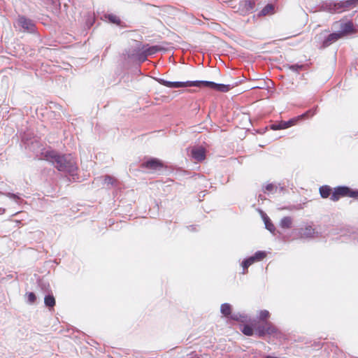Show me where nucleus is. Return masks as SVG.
Returning <instances> with one entry per match:
<instances>
[{"label": "nucleus", "mask_w": 358, "mask_h": 358, "mask_svg": "<svg viewBox=\"0 0 358 358\" xmlns=\"http://www.w3.org/2000/svg\"><path fill=\"white\" fill-rule=\"evenodd\" d=\"M241 331L245 335L250 336L254 334V331H255V330L253 325L252 324V326H250V325L243 326Z\"/></svg>", "instance_id": "17"}, {"label": "nucleus", "mask_w": 358, "mask_h": 358, "mask_svg": "<svg viewBox=\"0 0 358 358\" xmlns=\"http://www.w3.org/2000/svg\"><path fill=\"white\" fill-rule=\"evenodd\" d=\"M266 227L270 231H273L275 229L274 225L268 221H266Z\"/></svg>", "instance_id": "28"}, {"label": "nucleus", "mask_w": 358, "mask_h": 358, "mask_svg": "<svg viewBox=\"0 0 358 358\" xmlns=\"http://www.w3.org/2000/svg\"><path fill=\"white\" fill-rule=\"evenodd\" d=\"M274 7L272 4H267L261 11L262 15L273 13Z\"/></svg>", "instance_id": "18"}, {"label": "nucleus", "mask_w": 358, "mask_h": 358, "mask_svg": "<svg viewBox=\"0 0 358 358\" xmlns=\"http://www.w3.org/2000/svg\"><path fill=\"white\" fill-rule=\"evenodd\" d=\"M315 233L314 229L308 226L306 227L304 229H301V235L302 237H311Z\"/></svg>", "instance_id": "14"}, {"label": "nucleus", "mask_w": 358, "mask_h": 358, "mask_svg": "<svg viewBox=\"0 0 358 358\" xmlns=\"http://www.w3.org/2000/svg\"><path fill=\"white\" fill-rule=\"evenodd\" d=\"M44 303L46 306L53 308L55 306V299L53 295H48L45 296Z\"/></svg>", "instance_id": "15"}, {"label": "nucleus", "mask_w": 358, "mask_h": 358, "mask_svg": "<svg viewBox=\"0 0 358 358\" xmlns=\"http://www.w3.org/2000/svg\"><path fill=\"white\" fill-rule=\"evenodd\" d=\"M335 24H339L340 31L338 32L341 37L343 38L347 35L355 34L357 29L352 21L348 22H336Z\"/></svg>", "instance_id": "5"}, {"label": "nucleus", "mask_w": 358, "mask_h": 358, "mask_svg": "<svg viewBox=\"0 0 358 358\" xmlns=\"http://www.w3.org/2000/svg\"><path fill=\"white\" fill-rule=\"evenodd\" d=\"M43 155L45 160L53 164L59 171L73 174L78 169L76 159L70 154L60 155L55 150H47Z\"/></svg>", "instance_id": "1"}, {"label": "nucleus", "mask_w": 358, "mask_h": 358, "mask_svg": "<svg viewBox=\"0 0 358 358\" xmlns=\"http://www.w3.org/2000/svg\"><path fill=\"white\" fill-rule=\"evenodd\" d=\"M141 166L152 171H159L166 167L164 164L159 159L151 158L149 160L141 164Z\"/></svg>", "instance_id": "6"}, {"label": "nucleus", "mask_w": 358, "mask_h": 358, "mask_svg": "<svg viewBox=\"0 0 358 358\" xmlns=\"http://www.w3.org/2000/svg\"><path fill=\"white\" fill-rule=\"evenodd\" d=\"M342 197L358 198V191L345 186L337 187L334 189L330 199L333 201H337Z\"/></svg>", "instance_id": "4"}, {"label": "nucleus", "mask_w": 358, "mask_h": 358, "mask_svg": "<svg viewBox=\"0 0 358 358\" xmlns=\"http://www.w3.org/2000/svg\"><path fill=\"white\" fill-rule=\"evenodd\" d=\"M192 157L198 162H201L206 158V150L203 148H194L192 151Z\"/></svg>", "instance_id": "10"}, {"label": "nucleus", "mask_w": 358, "mask_h": 358, "mask_svg": "<svg viewBox=\"0 0 358 358\" xmlns=\"http://www.w3.org/2000/svg\"><path fill=\"white\" fill-rule=\"evenodd\" d=\"M354 4L351 0L341 1L334 4V10L336 13H342L350 8Z\"/></svg>", "instance_id": "8"}, {"label": "nucleus", "mask_w": 358, "mask_h": 358, "mask_svg": "<svg viewBox=\"0 0 358 358\" xmlns=\"http://www.w3.org/2000/svg\"><path fill=\"white\" fill-rule=\"evenodd\" d=\"M339 38H341V37L338 32L330 34L323 41L322 46L324 48L328 47L333 43L338 41Z\"/></svg>", "instance_id": "11"}, {"label": "nucleus", "mask_w": 358, "mask_h": 358, "mask_svg": "<svg viewBox=\"0 0 358 358\" xmlns=\"http://www.w3.org/2000/svg\"><path fill=\"white\" fill-rule=\"evenodd\" d=\"M277 187L274 185H273V184H268L265 187V192H272Z\"/></svg>", "instance_id": "26"}, {"label": "nucleus", "mask_w": 358, "mask_h": 358, "mask_svg": "<svg viewBox=\"0 0 358 358\" xmlns=\"http://www.w3.org/2000/svg\"><path fill=\"white\" fill-rule=\"evenodd\" d=\"M287 124H286L285 121H281L278 124H274L271 126V129L273 130H280L285 129L287 128Z\"/></svg>", "instance_id": "20"}, {"label": "nucleus", "mask_w": 358, "mask_h": 358, "mask_svg": "<svg viewBox=\"0 0 358 358\" xmlns=\"http://www.w3.org/2000/svg\"><path fill=\"white\" fill-rule=\"evenodd\" d=\"M28 301L30 303H34L36 300V296L34 292H29L27 294Z\"/></svg>", "instance_id": "24"}, {"label": "nucleus", "mask_w": 358, "mask_h": 358, "mask_svg": "<svg viewBox=\"0 0 358 358\" xmlns=\"http://www.w3.org/2000/svg\"><path fill=\"white\" fill-rule=\"evenodd\" d=\"M157 81L159 84L169 88L198 87L200 88H209L222 92H227L231 90L229 85L217 84L210 81L171 82L162 78L158 79Z\"/></svg>", "instance_id": "2"}, {"label": "nucleus", "mask_w": 358, "mask_h": 358, "mask_svg": "<svg viewBox=\"0 0 358 358\" xmlns=\"http://www.w3.org/2000/svg\"><path fill=\"white\" fill-rule=\"evenodd\" d=\"M299 120L300 119L296 117L289 120V121H285L286 124H287V128L295 125Z\"/></svg>", "instance_id": "25"}, {"label": "nucleus", "mask_w": 358, "mask_h": 358, "mask_svg": "<svg viewBox=\"0 0 358 358\" xmlns=\"http://www.w3.org/2000/svg\"><path fill=\"white\" fill-rule=\"evenodd\" d=\"M252 325L255 328L256 334L262 337L266 334L273 335L278 332V329L271 322L265 321L264 322H253Z\"/></svg>", "instance_id": "3"}, {"label": "nucleus", "mask_w": 358, "mask_h": 358, "mask_svg": "<svg viewBox=\"0 0 358 358\" xmlns=\"http://www.w3.org/2000/svg\"><path fill=\"white\" fill-rule=\"evenodd\" d=\"M280 225L283 229H289L292 225V219L290 217H284L281 220Z\"/></svg>", "instance_id": "13"}, {"label": "nucleus", "mask_w": 358, "mask_h": 358, "mask_svg": "<svg viewBox=\"0 0 358 358\" xmlns=\"http://www.w3.org/2000/svg\"><path fill=\"white\" fill-rule=\"evenodd\" d=\"M239 317V320H241V322H243V320H241V315H238Z\"/></svg>", "instance_id": "30"}, {"label": "nucleus", "mask_w": 358, "mask_h": 358, "mask_svg": "<svg viewBox=\"0 0 358 358\" xmlns=\"http://www.w3.org/2000/svg\"><path fill=\"white\" fill-rule=\"evenodd\" d=\"M108 19L110 22H112L113 23H116L117 24H120V20L115 15H110L108 16Z\"/></svg>", "instance_id": "27"}, {"label": "nucleus", "mask_w": 358, "mask_h": 358, "mask_svg": "<svg viewBox=\"0 0 358 358\" xmlns=\"http://www.w3.org/2000/svg\"><path fill=\"white\" fill-rule=\"evenodd\" d=\"M320 196L323 199H327L329 196H331V194L333 192L332 189L329 185H323L319 189Z\"/></svg>", "instance_id": "12"}, {"label": "nucleus", "mask_w": 358, "mask_h": 358, "mask_svg": "<svg viewBox=\"0 0 358 358\" xmlns=\"http://www.w3.org/2000/svg\"><path fill=\"white\" fill-rule=\"evenodd\" d=\"M269 312L266 310H264L260 311L259 318L261 322H264L267 321V319L269 317Z\"/></svg>", "instance_id": "21"}, {"label": "nucleus", "mask_w": 358, "mask_h": 358, "mask_svg": "<svg viewBox=\"0 0 358 358\" xmlns=\"http://www.w3.org/2000/svg\"><path fill=\"white\" fill-rule=\"evenodd\" d=\"M4 211H5V210H4V209H3V208H0V214L3 213H4Z\"/></svg>", "instance_id": "29"}, {"label": "nucleus", "mask_w": 358, "mask_h": 358, "mask_svg": "<svg viewBox=\"0 0 358 358\" xmlns=\"http://www.w3.org/2000/svg\"><path fill=\"white\" fill-rule=\"evenodd\" d=\"M253 259L251 257L248 258L244 260L242 263V266L243 268V273L245 274L247 272L248 268L253 264Z\"/></svg>", "instance_id": "19"}, {"label": "nucleus", "mask_w": 358, "mask_h": 358, "mask_svg": "<svg viewBox=\"0 0 358 358\" xmlns=\"http://www.w3.org/2000/svg\"><path fill=\"white\" fill-rule=\"evenodd\" d=\"M107 178L111 180L112 178L110 176H107Z\"/></svg>", "instance_id": "31"}, {"label": "nucleus", "mask_w": 358, "mask_h": 358, "mask_svg": "<svg viewBox=\"0 0 358 358\" xmlns=\"http://www.w3.org/2000/svg\"><path fill=\"white\" fill-rule=\"evenodd\" d=\"M159 50L157 46H152L144 50L146 55H150L156 53Z\"/></svg>", "instance_id": "23"}, {"label": "nucleus", "mask_w": 358, "mask_h": 358, "mask_svg": "<svg viewBox=\"0 0 358 358\" xmlns=\"http://www.w3.org/2000/svg\"><path fill=\"white\" fill-rule=\"evenodd\" d=\"M18 24L25 31H32L34 29V24L29 19L24 16H20L17 20Z\"/></svg>", "instance_id": "7"}, {"label": "nucleus", "mask_w": 358, "mask_h": 358, "mask_svg": "<svg viewBox=\"0 0 358 358\" xmlns=\"http://www.w3.org/2000/svg\"><path fill=\"white\" fill-rule=\"evenodd\" d=\"M315 110H309L306 111L305 113L302 114L301 115L298 116V118L300 120L309 118L313 117L315 115Z\"/></svg>", "instance_id": "22"}, {"label": "nucleus", "mask_w": 358, "mask_h": 358, "mask_svg": "<svg viewBox=\"0 0 358 358\" xmlns=\"http://www.w3.org/2000/svg\"><path fill=\"white\" fill-rule=\"evenodd\" d=\"M221 313L227 317L239 321L238 315H231V306L229 303H223L220 307Z\"/></svg>", "instance_id": "9"}, {"label": "nucleus", "mask_w": 358, "mask_h": 358, "mask_svg": "<svg viewBox=\"0 0 358 358\" xmlns=\"http://www.w3.org/2000/svg\"><path fill=\"white\" fill-rule=\"evenodd\" d=\"M266 254L265 252L258 251L254 255V256H252L250 257L252 258L253 262L255 263V262H259L264 259L266 257Z\"/></svg>", "instance_id": "16"}]
</instances>
